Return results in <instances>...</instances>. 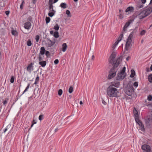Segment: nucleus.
<instances>
[{
  "label": "nucleus",
  "instance_id": "obj_2",
  "mask_svg": "<svg viewBox=\"0 0 152 152\" xmlns=\"http://www.w3.org/2000/svg\"><path fill=\"white\" fill-rule=\"evenodd\" d=\"M125 70L126 67H124L122 70L118 73L116 77L117 80H121L124 78L126 75L125 72Z\"/></svg>",
  "mask_w": 152,
  "mask_h": 152
},
{
  "label": "nucleus",
  "instance_id": "obj_46",
  "mask_svg": "<svg viewBox=\"0 0 152 152\" xmlns=\"http://www.w3.org/2000/svg\"><path fill=\"white\" fill-rule=\"evenodd\" d=\"M59 62V61L58 59H56L55 61H54V64H57Z\"/></svg>",
  "mask_w": 152,
  "mask_h": 152
},
{
  "label": "nucleus",
  "instance_id": "obj_29",
  "mask_svg": "<svg viewBox=\"0 0 152 152\" xmlns=\"http://www.w3.org/2000/svg\"><path fill=\"white\" fill-rule=\"evenodd\" d=\"M148 79L150 83H152V74L148 76Z\"/></svg>",
  "mask_w": 152,
  "mask_h": 152
},
{
  "label": "nucleus",
  "instance_id": "obj_24",
  "mask_svg": "<svg viewBox=\"0 0 152 152\" xmlns=\"http://www.w3.org/2000/svg\"><path fill=\"white\" fill-rule=\"evenodd\" d=\"M60 6L61 8H62L64 9L66 8L67 7V4L66 3H62L61 4Z\"/></svg>",
  "mask_w": 152,
  "mask_h": 152
},
{
  "label": "nucleus",
  "instance_id": "obj_23",
  "mask_svg": "<svg viewBox=\"0 0 152 152\" xmlns=\"http://www.w3.org/2000/svg\"><path fill=\"white\" fill-rule=\"evenodd\" d=\"M45 50L44 47H42L40 48V51L39 54L44 55L45 53Z\"/></svg>",
  "mask_w": 152,
  "mask_h": 152
},
{
  "label": "nucleus",
  "instance_id": "obj_5",
  "mask_svg": "<svg viewBox=\"0 0 152 152\" xmlns=\"http://www.w3.org/2000/svg\"><path fill=\"white\" fill-rule=\"evenodd\" d=\"M146 126L147 127L150 128L152 126V114L149 115L145 121Z\"/></svg>",
  "mask_w": 152,
  "mask_h": 152
},
{
  "label": "nucleus",
  "instance_id": "obj_27",
  "mask_svg": "<svg viewBox=\"0 0 152 152\" xmlns=\"http://www.w3.org/2000/svg\"><path fill=\"white\" fill-rule=\"evenodd\" d=\"M53 36L56 38H58L59 37L58 32L56 31L54 32Z\"/></svg>",
  "mask_w": 152,
  "mask_h": 152
},
{
  "label": "nucleus",
  "instance_id": "obj_61",
  "mask_svg": "<svg viewBox=\"0 0 152 152\" xmlns=\"http://www.w3.org/2000/svg\"><path fill=\"white\" fill-rule=\"evenodd\" d=\"M80 104H83V102L82 101H81L80 102Z\"/></svg>",
  "mask_w": 152,
  "mask_h": 152
},
{
  "label": "nucleus",
  "instance_id": "obj_48",
  "mask_svg": "<svg viewBox=\"0 0 152 152\" xmlns=\"http://www.w3.org/2000/svg\"><path fill=\"white\" fill-rule=\"evenodd\" d=\"M119 18L120 19H122L123 18V15H122L121 14H120L119 15Z\"/></svg>",
  "mask_w": 152,
  "mask_h": 152
},
{
  "label": "nucleus",
  "instance_id": "obj_56",
  "mask_svg": "<svg viewBox=\"0 0 152 152\" xmlns=\"http://www.w3.org/2000/svg\"><path fill=\"white\" fill-rule=\"evenodd\" d=\"M32 123L33 124H35L36 123V122L35 121V120H34L33 121Z\"/></svg>",
  "mask_w": 152,
  "mask_h": 152
},
{
  "label": "nucleus",
  "instance_id": "obj_64",
  "mask_svg": "<svg viewBox=\"0 0 152 152\" xmlns=\"http://www.w3.org/2000/svg\"><path fill=\"white\" fill-rule=\"evenodd\" d=\"M34 125V124H33L32 123V124L31 125V128Z\"/></svg>",
  "mask_w": 152,
  "mask_h": 152
},
{
  "label": "nucleus",
  "instance_id": "obj_59",
  "mask_svg": "<svg viewBox=\"0 0 152 152\" xmlns=\"http://www.w3.org/2000/svg\"><path fill=\"white\" fill-rule=\"evenodd\" d=\"M130 58V57L129 56H128L126 58V60L128 61Z\"/></svg>",
  "mask_w": 152,
  "mask_h": 152
},
{
  "label": "nucleus",
  "instance_id": "obj_63",
  "mask_svg": "<svg viewBox=\"0 0 152 152\" xmlns=\"http://www.w3.org/2000/svg\"><path fill=\"white\" fill-rule=\"evenodd\" d=\"M58 130V129H55V132H56Z\"/></svg>",
  "mask_w": 152,
  "mask_h": 152
},
{
  "label": "nucleus",
  "instance_id": "obj_44",
  "mask_svg": "<svg viewBox=\"0 0 152 152\" xmlns=\"http://www.w3.org/2000/svg\"><path fill=\"white\" fill-rule=\"evenodd\" d=\"M12 33L13 35H16L17 34V32L15 31H13L12 32Z\"/></svg>",
  "mask_w": 152,
  "mask_h": 152
},
{
  "label": "nucleus",
  "instance_id": "obj_22",
  "mask_svg": "<svg viewBox=\"0 0 152 152\" xmlns=\"http://www.w3.org/2000/svg\"><path fill=\"white\" fill-rule=\"evenodd\" d=\"M133 10V8L132 7H129L126 10L125 12H132Z\"/></svg>",
  "mask_w": 152,
  "mask_h": 152
},
{
  "label": "nucleus",
  "instance_id": "obj_37",
  "mask_svg": "<svg viewBox=\"0 0 152 152\" xmlns=\"http://www.w3.org/2000/svg\"><path fill=\"white\" fill-rule=\"evenodd\" d=\"M27 44L28 46H31L32 45L31 41L30 40H28L27 42Z\"/></svg>",
  "mask_w": 152,
  "mask_h": 152
},
{
  "label": "nucleus",
  "instance_id": "obj_36",
  "mask_svg": "<svg viewBox=\"0 0 152 152\" xmlns=\"http://www.w3.org/2000/svg\"><path fill=\"white\" fill-rule=\"evenodd\" d=\"M146 33V31L145 30H142V31L140 32V35L141 36L144 35Z\"/></svg>",
  "mask_w": 152,
  "mask_h": 152
},
{
  "label": "nucleus",
  "instance_id": "obj_13",
  "mask_svg": "<svg viewBox=\"0 0 152 152\" xmlns=\"http://www.w3.org/2000/svg\"><path fill=\"white\" fill-rule=\"evenodd\" d=\"M146 16H147L145 14L143 10L141 11L138 15V18L140 19H142Z\"/></svg>",
  "mask_w": 152,
  "mask_h": 152
},
{
  "label": "nucleus",
  "instance_id": "obj_30",
  "mask_svg": "<svg viewBox=\"0 0 152 152\" xmlns=\"http://www.w3.org/2000/svg\"><path fill=\"white\" fill-rule=\"evenodd\" d=\"M123 34H121L119 36V37L118 38V40H117L119 42L122 39V38L123 37Z\"/></svg>",
  "mask_w": 152,
  "mask_h": 152
},
{
  "label": "nucleus",
  "instance_id": "obj_60",
  "mask_svg": "<svg viewBox=\"0 0 152 152\" xmlns=\"http://www.w3.org/2000/svg\"><path fill=\"white\" fill-rule=\"evenodd\" d=\"M94 55H93L92 56V60H94Z\"/></svg>",
  "mask_w": 152,
  "mask_h": 152
},
{
  "label": "nucleus",
  "instance_id": "obj_57",
  "mask_svg": "<svg viewBox=\"0 0 152 152\" xmlns=\"http://www.w3.org/2000/svg\"><path fill=\"white\" fill-rule=\"evenodd\" d=\"M5 13L6 15H7L9 14V12L8 11H6L5 12Z\"/></svg>",
  "mask_w": 152,
  "mask_h": 152
},
{
  "label": "nucleus",
  "instance_id": "obj_28",
  "mask_svg": "<svg viewBox=\"0 0 152 152\" xmlns=\"http://www.w3.org/2000/svg\"><path fill=\"white\" fill-rule=\"evenodd\" d=\"M119 42L118 41H117L112 46V48H113V49H114L115 48L116 46L118 45Z\"/></svg>",
  "mask_w": 152,
  "mask_h": 152
},
{
  "label": "nucleus",
  "instance_id": "obj_1",
  "mask_svg": "<svg viewBox=\"0 0 152 152\" xmlns=\"http://www.w3.org/2000/svg\"><path fill=\"white\" fill-rule=\"evenodd\" d=\"M107 95L110 97H116L119 96V92L118 90L113 86H109L107 90Z\"/></svg>",
  "mask_w": 152,
  "mask_h": 152
},
{
  "label": "nucleus",
  "instance_id": "obj_15",
  "mask_svg": "<svg viewBox=\"0 0 152 152\" xmlns=\"http://www.w3.org/2000/svg\"><path fill=\"white\" fill-rule=\"evenodd\" d=\"M31 23L28 22L25 23L24 27L25 29L28 30L31 28Z\"/></svg>",
  "mask_w": 152,
  "mask_h": 152
},
{
  "label": "nucleus",
  "instance_id": "obj_35",
  "mask_svg": "<svg viewBox=\"0 0 152 152\" xmlns=\"http://www.w3.org/2000/svg\"><path fill=\"white\" fill-rule=\"evenodd\" d=\"M73 88L72 86H71L69 89V93H71L73 91Z\"/></svg>",
  "mask_w": 152,
  "mask_h": 152
},
{
  "label": "nucleus",
  "instance_id": "obj_31",
  "mask_svg": "<svg viewBox=\"0 0 152 152\" xmlns=\"http://www.w3.org/2000/svg\"><path fill=\"white\" fill-rule=\"evenodd\" d=\"M39 80V77L37 76L36 78L35 82L34 83L35 84H37L38 83Z\"/></svg>",
  "mask_w": 152,
  "mask_h": 152
},
{
  "label": "nucleus",
  "instance_id": "obj_43",
  "mask_svg": "<svg viewBox=\"0 0 152 152\" xmlns=\"http://www.w3.org/2000/svg\"><path fill=\"white\" fill-rule=\"evenodd\" d=\"M14 79L13 76H12L10 79V82L11 83H13L14 82Z\"/></svg>",
  "mask_w": 152,
  "mask_h": 152
},
{
  "label": "nucleus",
  "instance_id": "obj_47",
  "mask_svg": "<svg viewBox=\"0 0 152 152\" xmlns=\"http://www.w3.org/2000/svg\"><path fill=\"white\" fill-rule=\"evenodd\" d=\"M36 40L37 42H38L39 41V36L38 35H37L36 36Z\"/></svg>",
  "mask_w": 152,
  "mask_h": 152
},
{
  "label": "nucleus",
  "instance_id": "obj_12",
  "mask_svg": "<svg viewBox=\"0 0 152 152\" xmlns=\"http://www.w3.org/2000/svg\"><path fill=\"white\" fill-rule=\"evenodd\" d=\"M133 113L134 115V116L135 118V121L140 120L139 119V115L137 111V110L136 108L135 107H134V108Z\"/></svg>",
  "mask_w": 152,
  "mask_h": 152
},
{
  "label": "nucleus",
  "instance_id": "obj_14",
  "mask_svg": "<svg viewBox=\"0 0 152 152\" xmlns=\"http://www.w3.org/2000/svg\"><path fill=\"white\" fill-rule=\"evenodd\" d=\"M56 39L55 38H53V40H49V41L48 43V46L51 47L54 45L56 42Z\"/></svg>",
  "mask_w": 152,
  "mask_h": 152
},
{
  "label": "nucleus",
  "instance_id": "obj_49",
  "mask_svg": "<svg viewBox=\"0 0 152 152\" xmlns=\"http://www.w3.org/2000/svg\"><path fill=\"white\" fill-rule=\"evenodd\" d=\"M141 0V2H142V3L143 4H145L146 1V0Z\"/></svg>",
  "mask_w": 152,
  "mask_h": 152
},
{
  "label": "nucleus",
  "instance_id": "obj_6",
  "mask_svg": "<svg viewBox=\"0 0 152 152\" xmlns=\"http://www.w3.org/2000/svg\"><path fill=\"white\" fill-rule=\"evenodd\" d=\"M58 0H49V12H55V11L53 10V4L57 2Z\"/></svg>",
  "mask_w": 152,
  "mask_h": 152
},
{
  "label": "nucleus",
  "instance_id": "obj_33",
  "mask_svg": "<svg viewBox=\"0 0 152 152\" xmlns=\"http://www.w3.org/2000/svg\"><path fill=\"white\" fill-rule=\"evenodd\" d=\"M53 28L56 31L58 30L59 29V27L58 24H56L55 26H54Z\"/></svg>",
  "mask_w": 152,
  "mask_h": 152
},
{
  "label": "nucleus",
  "instance_id": "obj_3",
  "mask_svg": "<svg viewBox=\"0 0 152 152\" xmlns=\"http://www.w3.org/2000/svg\"><path fill=\"white\" fill-rule=\"evenodd\" d=\"M133 37V33L132 32L129 35L126 44L125 48L126 50H128L129 47L132 45Z\"/></svg>",
  "mask_w": 152,
  "mask_h": 152
},
{
  "label": "nucleus",
  "instance_id": "obj_51",
  "mask_svg": "<svg viewBox=\"0 0 152 152\" xmlns=\"http://www.w3.org/2000/svg\"><path fill=\"white\" fill-rule=\"evenodd\" d=\"M7 103V100H5L3 102V104H6Z\"/></svg>",
  "mask_w": 152,
  "mask_h": 152
},
{
  "label": "nucleus",
  "instance_id": "obj_25",
  "mask_svg": "<svg viewBox=\"0 0 152 152\" xmlns=\"http://www.w3.org/2000/svg\"><path fill=\"white\" fill-rule=\"evenodd\" d=\"M43 57V55L39 53L38 57V60L39 61H41L42 60Z\"/></svg>",
  "mask_w": 152,
  "mask_h": 152
},
{
  "label": "nucleus",
  "instance_id": "obj_52",
  "mask_svg": "<svg viewBox=\"0 0 152 152\" xmlns=\"http://www.w3.org/2000/svg\"><path fill=\"white\" fill-rule=\"evenodd\" d=\"M146 71L147 72H149L150 71L149 68H147L146 69Z\"/></svg>",
  "mask_w": 152,
  "mask_h": 152
},
{
  "label": "nucleus",
  "instance_id": "obj_55",
  "mask_svg": "<svg viewBox=\"0 0 152 152\" xmlns=\"http://www.w3.org/2000/svg\"><path fill=\"white\" fill-rule=\"evenodd\" d=\"M49 53V52L48 51L46 50L45 51V54L46 55H48Z\"/></svg>",
  "mask_w": 152,
  "mask_h": 152
},
{
  "label": "nucleus",
  "instance_id": "obj_26",
  "mask_svg": "<svg viewBox=\"0 0 152 152\" xmlns=\"http://www.w3.org/2000/svg\"><path fill=\"white\" fill-rule=\"evenodd\" d=\"M135 75V72L132 69L131 70V74L130 75V77H133Z\"/></svg>",
  "mask_w": 152,
  "mask_h": 152
},
{
  "label": "nucleus",
  "instance_id": "obj_38",
  "mask_svg": "<svg viewBox=\"0 0 152 152\" xmlns=\"http://www.w3.org/2000/svg\"><path fill=\"white\" fill-rule=\"evenodd\" d=\"M66 14L67 15H68V16H69V17H71V15H70V12L69 11V10H66Z\"/></svg>",
  "mask_w": 152,
  "mask_h": 152
},
{
  "label": "nucleus",
  "instance_id": "obj_54",
  "mask_svg": "<svg viewBox=\"0 0 152 152\" xmlns=\"http://www.w3.org/2000/svg\"><path fill=\"white\" fill-rule=\"evenodd\" d=\"M8 126L5 129V130H4V133H5V132H6L7 130V128H8Z\"/></svg>",
  "mask_w": 152,
  "mask_h": 152
},
{
  "label": "nucleus",
  "instance_id": "obj_18",
  "mask_svg": "<svg viewBox=\"0 0 152 152\" xmlns=\"http://www.w3.org/2000/svg\"><path fill=\"white\" fill-rule=\"evenodd\" d=\"M120 84L119 82H115L113 83L112 85H110L111 86H113V87H115L116 88H118L119 87Z\"/></svg>",
  "mask_w": 152,
  "mask_h": 152
},
{
  "label": "nucleus",
  "instance_id": "obj_53",
  "mask_svg": "<svg viewBox=\"0 0 152 152\" xmlns=\"http://www.w3.org/2000/svg\"><path fill=\"white\" fill-rule=\"evenodd\" d=\"M50 33L51 34H53L54 35V32L53 31H50Z\"/></svg>",
  "mask_w": 152,
  "mask_h": 152
},
{
  "label": "nucleus",
  "instance_id": "obj_62",
  "mask_svg": "<svg viewBox=\"0 0 152 152\" xmlns=\"http://www.w3.org/2000/svg\"><path fill=\"white\" fill-rule=\"evenodd\" d=\"M151 70L152 71V64L151 65V66L150 67Z\"/></svg>",
  "mask_w": 152,
  "mask_h": 152
},
{
  "label": "nucleus",
  "instance_id": "obj_40",
  "mask_svg": "<svg viewBox=\"0 0 152 152\" xmlns=\"http://www.w3.org/2000/svg\"><path fill=\"white\" fill-rule=\"evenodd\" d=\"M43 118L44 115H40L39 117V120L41 121L43 119Z\"/></svg>",
  "mask_w": 152,
  "mask_h": 152
},
{
  "label": "nucleus",
  "instance_id": "obj_58",
  "mask_svg": "<svg viewBox=\"0 0 152 152\" xmlns=\"http://www.w3.org/2000/svg\"><path fill=\"white\" fill-rule=\"evenodd\" d=\"M152 0H151L150 3V6L152 7Z\"/></svg>",
  "mask_w": 152,
  "mask_h": 152
},
{
  "label": "nucleus",
  "instance_id": "obj_50",
  "mask_svg": "<svg viewBox=\"0 0 152 152\" xmlns=\"http://www.w3.org/2000/svg\"><path fill=\"white\" fill-rule=\"evenodd\" d=\"M149 106V108H150L151 110H152V105H147Z\"/></svg>",
  "mask_w": 152,
  "mask_h": 152
},
{
  "label": "nucleus",
  "instance_id": "obj_9",
  "mask_svg": "<svg viewBox=\"0 0 152 152\" xmlns=\"http://www.w3.org/2000/svg\"><path fill=\"white\" fill-rule=\"evenodd\" d=\"M116 74V72L114 69H111L109 72V75L108 77V78L110 79L113 77Z\"/></svg>",
  "mask_w": 152,
  "mask_h": 152
},
{
  "label": "nucleus",
  "instance_id": "obj_42",
  "mask_svg": "<svg viewBox=\"0 0 152 152\" xmlns=\"http://www.w3.org/2000/svg\"><path fill=\"white\" fill-rule=\"evenodd\" d=\"M134 86L136 88L138 86V83L137 82H135L133 84Z\"/></svg>",
  "mask_w": 152,
  "mask_h": 152
},
{
  "label": "nucleus",
  "instance_id": "obj_11",
  "mask_svg": "<svg viewBox=\"0 0 152 152\" xmlns=\"http://www.w3.org/2000/svg\"><path fill=\"white\" fill-rule=\"evenodd\" d=\"M136 122L138 124L140 127V129L142 132H145V129L143 123L140 120L136 121Z\"/></svg>",
  "mask_w": 152,
  "mask_h": 152
},
{
  "label": "nucleus",
  "instance_id": "obj_20",
  "mask_svg": "<svg viewBox=\"0 0 152 152\" xmlns=\"http://www.w3.org/2000/svg\"><path fill=\"white\" fill-rule=\"evenodd\" d=\"M67 48V45L66 43H63L62 45V51L64 52L66 51Z\"/></svg>",
  "mask_w": 152,
  "mask_h": 152
},
{
  "label": "nucleus",
  "instance_id": "obj_16",
  "mask_svg": "<svg viewBox=\"0 0 152 152\" xmlns=\"http://www.w3.org/2000/svg\"><path fill=\"white\" fill-rule=\"evenodd\" d=\"M132 22V21L130 20L126 23L123 28V31H125L126 30V28L129 26Z\"/></svg>",
  "mask_w": 152,
  "mask_h": 152
},
{
  "label": "nucleus",
  "instance_id": "obj_7",
  "mask_svg": "<svg viewBox=\"0 0 152 152\" xmlns=\"http://www.w3.org/2000/svg\"><path fill=\"white\" fill-rule=\"evenodd\" d=\"M141 148L144 152H152V149H151V147L147 145L144 144L142 145Z\"/></svg>",
  "mask_w": 152,
  "mask_h": 152
},
{
  "label": "nucleus",
  "instance_id": "obj_45",
  "mask_svg": "<svg viewBox=\"0 0 152 152\" xmlns=\"http://www.w3.org/2000/svg\"><path fill=\"white\" fill-rule=\"evenodd\" d=\"M148 99L149 101H151L152 99V96L151 95H149L148 97Z\"/></svg>",
  "mask_w": 152,
  "mask_h": 152
},
{
  "label": "nucleus",
  "instance_id": "obj_39",
  "mask_svg": "<svg viewBox=\"0 0 152 152\" xmlns=\"http://www.w3.org/2000/svg\"><path fill=\"white\" fill-rule=\"evenodd\" d=\"M30 86V84H28L27 86L26 87V88L24 90V91H23V94L25 92H26V91H27L28 90V89L29 88V87Z\"/></svg>",
  "mask_w": 152,
  "mask_h": 152
},
{
  "label": "nucleus",
  "instance_id": "obj_41",
  "mask_svg": "<svg viewBox=\"0 0 152 152\" xmlns=\"http://www.w3.org/2000/svg\"><path fill=\"white\" fill-rule=\"evenodd\" d=\"M58 94L59 96H61L62 94V90L61 89H59L58 90Z\"/></svg>",
  "mask_w": 152,
  "mask_h": 152
},
{
  "label": "nucleus",
  "instance_id": "obj_21",
  "mask_svg": "<svg viewBox=\"0 0 152 152\" xmlns=\"http://www.w3.org/2000/svg\"><path fill=\"white\" fill-rule=\"evenodd\" d=\"M116 56V55L115 53H113L111 55L110 58L111 59V62H112L113 60L115 58Z\"/></svg>",
  "mask_w": 152,
  "mask_h": 152
},
{
  "label": "nucleus",
  "instance_id": "obj_17",
  "mask_svg": "<svg viewBox=\"0 0 152 152\" xmlns=\"http://www.w3.org/2000/svg\"><path fill=\"white\" fill-rule=\"evenodd\" d=\"M33 64L31 63L30 64H29L27 68V70L30 73L31 72V70L33 68Z\"/></svg>",
  "mask_w": 152,
  "mask_h": 152
},
{
  "label": "nucleus",
  "instance_id": "obj_10",
  "mask_svg": "<svg viewBox=\"0 0 152 152\" xmlns=\"http://www.w3.org/2000/svg\"><path fill=\"white\" fill-rule=\"evenodd\" d=\"M122 60V57L120 56L118 57L116 61L114 62L113 63V66L114 68H116L118 67L120 62Z\"/></svg>",
  "mask_w": 152,
  "mask_h": 152
},
{
  "label": "nucleus",
  "instance_id": "obj_8",
  "mask_svg": "<svg viewBox=\"0 0 152 152\" xmlns=\"http://www.w3.org/2000/svg\"><path fill=\"white\" fill-rule=\"evenodd\" d=\"M143 10L146 16L148 15L152 12V7L150 6L145 9Z\"/></svg>",
  "mask_w": 152,
  "mask_h": 152
},
{
  "label": "nucleus",
  "instance_id": "obj_32",
  "mask_svg": "<svg viewBox=\"0 0 152 152\" xmlns=\"http://www.w3.org/2000/svg\"><path fill=\"white\" fill-rule=\"evenodd\" d=\"M50 12L48 13V15L50 17H52L54 15L55 13L54 12Z\"/></svg>",
  "mask_w": 152,
  "mask_h": 152
},
{
  "label": "nucleus",
  "instance_id": "obj_19",
  "mask_svg": "<svg viewBox=\"0 0 152 152\" xmlns=\"http://www.w3.org/2000/svg\"><path fill=\"white\" fill-rule=\"evenodd\" d=\"M39 64L42 67H44L46 64V62L45 61H39Z\"/></svg>",
  "mask_w": 152,
  "mask_h": 152
},
{
  "label": "nucleus",
  "instance_id": "obj_34",
  "mask_svg": "<svg viewBox=\"0 0 152 152\" xmlns=\"http://www.w3.org/2000/svg\"><path fill=\"white\" fill-rule=\"evenodd\" d=\"M50 18L49 17H46V19H45V20L46 23H48L50 21Z\"/></svg>",
  "mask_w": 152,
  "mask_h": 152
},
{
  "label": "nucleus",
  "instance_id": "obj_4",
  "mask_svg": "<svg viewBox=\"0 0 152 152\" xmlns=\"http://www.w3.org/2000/svg\"><path fill=\"white\" fill-rule=\"evenodd\" d=\"M134 91V89L132 84H131V82H130L127 85L125 90V92L127 95L131 96Z\"/></svg>",
  "mask_w": 152,
  "mask_h": 152
}]
</instances>
